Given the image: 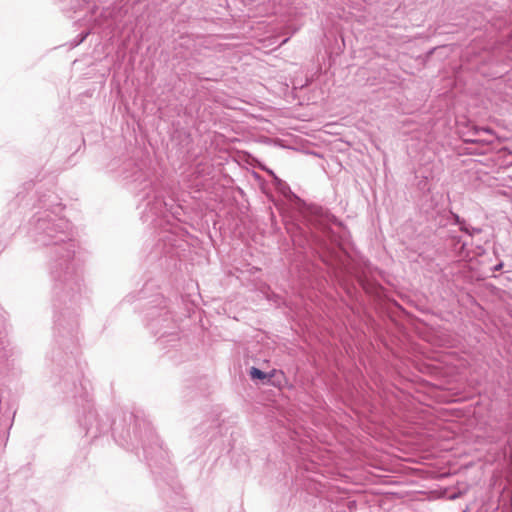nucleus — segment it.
I'll list each match as a JSON object with an SVG mask.
<instances>
[{
    "label": "nucleus",
    "instance_id": "1",
    "mask_svg": "<svg viewBox=\"0 0 512 512\" xmlns=\"http://www.w3.org/2000/svg\"><path fill=\"white\" fill-rule=\"evenodd\" d=\"M250 376L252 379H259V380H263L267 377V375L261 371L260 369L256 368V367H252L250 369Z\"/></svg>",
    "mask_w": 512,
    "mask_h": 512
},
{
    "label": "nucleus",
    "instance_id": "2",
    "mask_svg": "<svg viewBox=\"0 0 512 512\" xmlns=\"http://www.w3.org/2000/svg\"><path fill=\"white\" fill-rule=\"evenodd\" d=\"M456 219V222L460 225V230L469 234L470 236H472V232H470V228L468 226H466V224L460 220L459 216H456L455 217Z\"/></svg>",
    "mask_w": 512,
    "mask_h": 512
},
{
    "label": "nucleus",
    "instance_id": "3",
    "mask_svg": "<svg viewBox=\"0 0 512 512\" xmlns=\"http://www.w3.org/2000/svg\"><path fill=\"white\" fill-rule=\"evenodd\" d=\"M456 219V222L460 225V230L469 234L470 236H472V232H470V228L468 226H466V224L460 220L459 216H456L455 217Z\"/></svg>",
    "mask_w": 512,
    "mask_h": 512
},
{
    "label": "nucleus",
    "instance_id": "4",
    "mask_svg": "<svg viewBox=\"0 0 512 512\" xmlns=\"http://www.w3.org/2000/svg\"><path fill=\"white\" fill-rule=\"evenodd\" d=\"M470 232H472V235L478 234L481 232L480 228H470Z\"/></svg>",
    "mask_w": 512,
    "mask_h": 512
},
{
    "label": "nucleus",
    "instance_id": "5",
    "mask_svg": "<svg viewBox=\"0 0 512 512\" xmlns=\"http://www.w3.org/2000/svg\"><path fill=\"white\" fill-rule=\"evenodd\" d=\"M501 267H502V264H499V265H497V266L495 267V270H499V269H501Z\"/></svg>",
    "mask_w": 512,
    "mask_h": 512
}]
</instances>
